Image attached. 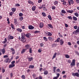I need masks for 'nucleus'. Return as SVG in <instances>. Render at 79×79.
Returning <instances> with one entry per match:
<instances>
[{
	"label": "nucleus",
	"mask_w": 79,
	"mask_h": 79,
	"mask_svg": "<svg viewBox=\"0 0 79 79\" xmlns=\"http://www.w3.org/2000/svg\"><path fill=\"white\" fill-rule=\"evenodd\" d=\"M22 36H19V39L20 41H22L24 42H26V39H25V36L26 35H25V33H21Z\"/></svg>",
	"instance_id": "obj_1"
},
{
	"label": "nucleus",
	"mask_w": 79,
	"mask_h": 79,
	"mask_svg": "<svg viewBox=\"0 0 79 79\" xmlns=\"http://www.w3.org/2000/svg\"><path fill=\"white\" fill-rule=\"evenodd\" d=\"M79 33V26H78V28L76 30L73 32V34L77 35V34H78V33Z\"/></svg>",
	"instance_id": "obj_2"
},
{
	"label": "nucleus",
	"mask_w": 79,
	"mask_h": 79,
	"mask_svg": "<svg viewBox=\"0 0 79 79\" xmlns=\"http://www.w3.org/2000/svg\"><path fill=\"white\" fill-rule=\"evenodd\" d=\"M4 62H6V63H10L11 62V60L9 58H6V59Z\"/></svg>",
	"instance_id": "obj_3"
},
{
	"label": "nucleus",
	"mask_w": 79,
	"mask_h": 79,
	"mask_svg": "<svg viewBox=\"0 0 79 79\" xmlns=\"http://www.w3.org/2000/svg\"><path fill=\"white\" fill-rule=\"evenodd\" d=\"M75 63H76V60L75 59H73L72 60V62L70 64L71 66H75Z\"/></svg>",
	"instance_id": "obj_4"
},
{
	"label": "nucleus",
	"mask_w": 79,
	"mask_h": 79,
	"mask_svg": "<svg viewBox=\"0 0 79 79\" xmlns=\"http://www.w3.org/2000/svg\"><path fill=\"white\" fill-rule=\"evenodd\" d=\"M69 5H71V4L72 5L74 3V1L73 0H69L68 1Z\"/></svg>",
	"instance_id": "obj_5"
},
{
	"label": "nucleus",
	"mask_w": 79,
	"mask_h": 79,
	"mask_svg": "<svg viewBox=\"0 0 79 79\" xmlns=\"http://www.w3.org/2000/svg\"><path fill=\"white\" fill-rule=\"evenodd\" d=\"M60 45H63L64 44V41L62 39H60Z\"/></svg>",
	"instance_id": "obj_6"
},
{
	"label": "nucleus",
	"mask_w": 79,
	"mask_h": 79,
	"mask_svg": "<svg viewBox=\"0 0 79 79\" xmlns=\"http://www.w3.org/2000/svg\"><path fill=\"white\" fill-rule=\"evenodd\" d=\"M25 47L26 48L25 49L27 50V49H29V48L31 47V46L29 44H26Z\"/></svg>",
	"instance_id": "obj_7"
},
{
	"label": "nucleus",
	"mask_w": 79,
	"mask_h": 79,
	"mask_svg": "<svg viewBox=\"0 0 79 79\" xmlns=\"http://www.w3.org/2000/svg\"><path fill=\"white\" fill-rule=\"evenodd\" d=\"M15 66V64H10L9 66V69L13 68Z\"/></svg>",
	"instance_id": "obj_8"
},
{
	"label": "nucleus",
	"mask_w": 79,
	"mask_h": 79,
	"mask_svg": "<svg viewBox=\"0 0 79 79\" xmlns=\"http://www.w3.org/2000/svg\"><path fill=\"white\" fill-rule=\"evenodd\" d=\"M1 51L2 52V54H5L6 51H5V48H3L2 49H0Z\"/></svg>",
	"instance_id": "obj_9"
},
{
	"label": "nucleus",
	"mask_w": 79,
	"mask_h": 79,
	"mask_svg": "<svg viewBox=\"0 0 79 79\" xmlns=\"http://www.w3.org/2000/svg\"><path fill=\"white\" fill-rule=\"evenodd\" d=\"M28 29L30 30L33 29H34V27L31 25H30L28 26Z\"/></svg>",
	"instance_id": "obj_10"
},
{
	"label": "nucleus",
	"mask_w": 79,
	"mask_h": 79,
	"mask_svg": "<svg viewBox=\"0 0 79 79\" xmlns=\"http://www.w3.org/2000/svg\"><path fill=\"white\" fill-rule=\"evenodd\" d=\"M44 24L42 22L40 23V28H42V27H44Z\"/></svg>",
	"instance_id": "obj_11"
},
{
	"label": "nucleus",
	"mask_w": 79,
	"mask_h": 79,
	"mask_svg": "<svg viewBox=\"0 0 79 79\" xmlns=\"http://www.w3.org/2000/svg\"><path fill=\"white\" fill-rule=\"evenodd\" d=\"M58 1H56L54 2V5L56 6L58 5Z\"/></svg>",
	"instance_id": "obj_12"
},
{
	"label": "nucleus",
	"mask_w": 79,
	"mask_h": 79,
	"mask_svg": "<svg viewBox=\"0 0 79 79\" xmlns=\"http://www.w3.org/2000/svg\"><path fill=\"white\" fill-rule=\"evenodd\" d=\"M36 9V6H34L32 8V10L33 11H34Z\"/></svg>",
	"instance_id": "obj_13"
},
{
	"label": "nucleus",
	"mask_w": 79,
	"mask_h": 79,
	"mask_svg": "<svg viewBox=\"0 0 79 79\" xmlns=\"http://www.w3.org/2000/svg\"><path fill=\"white\" fill-rule=\"evenodd\" d=\"M48 39L50 41H52L53 40V38L52 37H51L50 36L48 37Z\"/></svg>",
	"instance_id": "obj_14"
},
{
	"label": "nucleus",
	"mask_w": 79,
	"mask_h": 79,
	"mask_svg": "<svg viewBox=\"0 0 79 79\" xmlns=\"http://www.w3.org/2000/svg\"><path fill=\"white\" fill-rule=\"evenodd\" d=\"M8 37H9L10 39H14V37H13V36H12L11 35H9Z\"/></svg>",
	"instance_id": "obj_15"
},
{
	"label": "nucleus",
	"mask_w": 79,
	"mask_h": 79,
	"mask_svg": "<svg viewBox=\"0 0 79 79\" xmlns=\"http://www.w3.org/2000/svg\"><path fill=\"white\" fill-rule=\"evenodd\" d=\"M44 75H47L48 74V71L47 70H46L44 71Z\"/></svg>",
	"instance_id": "obj_16"
},
{
	"label": "nucleus",
	"mask_w": 79,
	"mask_h": 79,
	"mask_svg": "<svg viewBox=\"0 0 79 79\" xmlns=\"http://www.w3.org/2000/svg\"><path fill=\"white\" fill-rule=\"evenodd\" d=\"M29 69H31V68L33 69L34 68V65H30L29 67H28Z\"/></svg>",
	"instance_id": "obj_17"
},
{
	"label": "nucleus",
	"mask_w": 79,
	"mask_h": 79,
	"mask_svg": "<svg viewBox=\"0 0 79 79\" xmlns=\"http://www.w3.org/2000/svg\"><path fill=\"white\" fill-rule=\"evenodd\" d=\"M56 54H57L56 52H55L54 53V55L52 58V60L54 59L55 58H56Z\"/></svg>",
	"instance_id": "obj_18"
},
{
	"label": "nucleus",
	"mask_w": 79,
	"mask_h": 79,
	"mask_svg": "<svg viewBox=\"0 0 79 79\" xmlns=\"http://www.w3.org/2000/svg\"><path fill=\"white\" fill-rule=\"evenodd\" d=\"M16 31H17L19 32H22V31H23V30H22V29L19 28H17Z\"/></svg>",
	"instance_id": "obj_19"
},
{
	"label": "nucleus",
	"mask_w": 79,
	"mask_h": 79,
	"mask_svg": "<svg viewBox=\"0 0 79 79\" xmlns=\"http://www.w3.org/2000/svg\"><path fill=\"white\" fill-rule=\"evenodd\" d=\"M26 49H22V50L21 51V52L22 54L24 53V52H26Z\"/></svg>",
	"instance_id": "obj_20"
},
{
	"label": "nucleus",
	"mask_w": 79,
	"mask_h": 79,
	"mask_svg": "<svg viewBox=\"0 0 79 79\" xmlns=\"http://www.w3.org/2000/svg\"><path fill=\"white\" fill-rule=\"evenodd\" d=\"M14 24L16 25L17 23H18V22H17V20L16 19H14Z\"/></svg>",
	"instance_id": "obj_21"
},
{
	"label": "nucleus",
	"mask_w": 79,
	"mask_h": 79,
	"mask_svg": "<svg viewBox=\"0 0 79 79\" xmlns=\"http://www.w3.org/2000/svg\"><path fill=\"white\" fill-rule=\"evenodd\" d=\"M73 19L74 21H77V18L75 16H73Z\"/></svg>",
	"instance_id": "obj_22"
},
{
	"label": "nucleus",
	"mask_w": 79,
	"mask_h": 79,
	"mask_svg": "<svg viewBox=\"0 0 79 79\" xmlns=\"http://www.w3.org/2000/svg\"><path fill=\"white\" fill-rule=\"evenodd\" d=\"M42 15L43 17H46V16H47V15H46V14L45 12H42Z\"/></svg>",
	"instance_id": "obj_23"
},
{
	"label": "nucleus",
	"mask_w": 79,
	"mask_h": 79,
	"mask_svg": "<svg viewBox=\"0 0 79 79\" xmlns=\"http://www.w3.org/2000/svg\"><path fill=\"white\" fill-rule=\"evenodd\" d=\"M11 10L12 11H13V12H14V13L15 12V11H16V8H12Z\"/></svg>",
	"instance_id": "obj_24"
},
{
	"label": "nucleus",
	"mask_w": 79,
	"mask_h": 79,
	"mask_svg": "<svg viewBox=\"0 0 79 79\" xmlns=\"http://www.w3.org/2000/svg\"><path fill=\"white\" fill-rule=\"evenodd\" d=\"M48 27H50V28H52V29L53 28V26L51 24H48Z\"/></svg>",
	"instance_id": "obj_25"
},
{
	"label": "nucleus",
	"mask_w": 79,
	"mask_h": 79,
	"mask_svg": "<svg viewBox=\"0 0 79 79\" xmlns=\"http://www.w3.org/2000/svg\"><path fill=\"white\" fill-rule=\"evenodd\" d=\"M60 40V38H58L57 39V40L55 41L56 42H59Z\"/></svg>",
	"instance_id": "obj_26"
},
{
	"label": "nucleus",
	"mask_w": 79,
	"mask_h": 79,
	"mask_svg": "<svg viewBox=\"0 0 79 79\" xmlns=\"http://www.w3.org/2000/svg\"><path fill=\"white\" fill-rule=\"evenodd\" d=\"M28 2L30 4H34V3H33V2H32L31 1L28 0Z\"/></svg>",
	"instance_id": "obj_27"
},
{
	"label": "nucleus",
	"mask_w": 79,
	"mask_h": 79,
	"mask_svg": "<svg viewBox=\"0 0 79 79\" xmlns=\"http://www.w3.org/2000/svg\"><path fill=\"white\" fill-rule=\"evenodd\" d=\"M48 19H50V20H52V18L51 17V16H50V15H48Z\"/></svg>",
	"instance_id": "obj_28"
},
{
	"label": "nucleus",
	"mask_w": 79,
	"mask_h": 79,
	"mask_svg": "<svg viewBox=\"0 0 79 79\" xmlns=\"http://www.w3.org/2000/svg\"><path fill=\"white\" fill-rule=\"evenodd\" d=\"M28 61H32V60H33V58L32 57H31V58H28Z\"/></svg>",
	"instance_id": "obj_29"
},
{
	"label": "nucleus",
	"mask_w": 79,
	"mask_h": 79,
	"mask_svg": "<svg viewBox=\"0 0 79 79\" xmlns=\"http://www.w3.org/2000/svg\"><path fill=\"white\" fill-rule=\"evenodd\" d=\"M74 15H75L77 17H78V16H79V14L77 13V12L74 13Z\"/></svg>",
	"instance_id": "obj_30"
},
{
	"label": "nucleus",
	"mask_w": 79,
	"mask_h": 79,
	"mask_svg": "<svg viewBox=\"0 0 79 79\" xmlns=\"http://www.w3.org/2000/svg\"><path fill=\"white\" fill-rule=\"evenodd\" d=\"M67 18H68L69 19H71L72 20L73 19V18L71 16H69L67 17Z\"/></svg>",
	"instance_id": "obj_31"
},
{
	"label": "nucleus",
	"mask_w": 79,
	"mask_h": 79,
	"mask_svg": "<svg viewBox=\"0 0 79 79\" xmlns=\"http://www.w3.org/2000/svg\"><path fill=\"white\" fill-rule=\"evenodd\" d=\"M73 12H74V11H73V10H69L68 11V13H73Z\"/></svg>",
	"instance_id": "obj_32"
},
{
	"label": "nucleus",
	"mask_w": 79,
	"mask_h": 79,
	"mask_svg": "<svg viewBox=\"0 0 79 79\" xmlns=\"http://www.w3.org/2000/svg\"><path fill=\"white\" fill-rule=\"evenodd\" d=\"M19 16L21 17L23 16V13H20L19 14Z\"/></svg>",
	"instance_id": "obj_33"
},
{
	"label": "nucleus",
	"mask_w": 79,
	"mask_h": 79,
	"mask_svg": "<svg viewBox=\"0 0 79 79\" xmlns=\"http://www.w3.org/2000/svg\"><path fill=\"white\" fill-rule=\"evenodd\" d=\"M14 12H11L10 13L9 15L11 16H13V14H14Z\"/></svg>",
	"instance_id": "obj_34"
},
{
	"label": "nucleus",
	"mask_w": 79,
	"mask_h": 79,
	"mask_svg": "<svg viewBox=\"0 0 79 79\" xmlns=\"http://www.w3.org/2000/svg\"><path fill=\"white\" fill-rule=\"evenodd\" d=\"M48 36H52V34L50 32H49L48 34Z\"/></svg>",
	"instance_id": "obj_35"
},
{
	"label": "nucleus",
	"mask_w": 79,
	"mask_h": 79,
	"mask_svg": "<svg viewBox=\"0 0 79 79\" xmlns=\"http://www.w3.org/2000/svg\"><path fill=\"white\" fill-rule=\"evenodd\" d=\"M61 12H62V13H64V14H65L66 13V11H65V10H61Z\"/></svg>",
	"instance_id": "obj_36"
},
{
	"label": "nucleus",
	"mask_w": 79,
	"mask_h": 79,
	"mask_svg": "<svg viewBox=\"0 0 79 79\" xmlns=\"http://www.w3.org/2000/svg\"><path fill=\"white\" fill-rule=\"evenodd\" d=\"M65 56L66 58H70L68 54L65 55Z\"/></svg>",
	"instance_id": "obj_37"
},
{
	"label": "nucleus",
	"mask_w": 79,
	"mask_h": 79,
	"mask_svg": "<svg viewBox=\"0 0 79 79\" xmlns=\"http://www.w3.org/2000/svg\"><path fill=\"white\" fill-rule=\"evenodd\" d=\"M23 18L24 17H21L19 18V20H20V21H23Z\"/></svg>",
	"instance_id": "obj_38"
},
{
	"label": "nucleus",
	"mask_w": 79,
	"mask_h": 79,
	"mask_svg": "<svg viewBox=\"0 0 79 79\" xmlns=\"http://www.w3.org/2000/svg\"><path fill=\"white\" fill-rule=\"evenodd\" d=\"M21 77L22 79H26V77L24 75H23Z\"/></svg>",
	"instance_id": "obj_39"
},
{
	"label": "nucleus",
	"mask_w": 79,
	"mask_h": 79,
	"mask_svg": "<svg viewBox=\"0 0 79 79\" xmlns=\"http://www.w3.org/2000/svg\"><path fill=\"white\" fill-rule=\"evenodd\" d=\"M34 33L35 34H37V33H40V31H35Z\"/></svg>",
	"instance_id": "obj_40"
},
{
	"label": "nucleus",
	"mask_w": 79,
	"mask_h": 79,
	"mask_svg": "<svg viewBox=\"0 0 79 79\" xmlns=\"http://www.w3.org/2000/svg\"><path fill=\"white\" fill-rule=\"evenodd\" d=\"M15 6H20V4L19 3H17L15 4Z\"/></svg>",
	"instance_id": "obj_41"
},
{
	"label": "nucleus",
	"mask_w": 79,
	"mask_h": 79,
	"mask_svg": "<svg viewBox=\"0 0 79 79\" xmlns=\"http://www.w3.org/2000/svg\"><path fill=\"white\" fill-rule=\"evenodd\" d=\"M41 6L42 7V8H44V9L45 8V4Z\"/></svg>",
	"instance_id": "obj_42"
},
{
	"label": "nucleus",
	"mask_w": 79,
	"mask_h": 79,
	"mask_svg": "<svg viewBox=\"0 0 79 79\" xmlns=\"http://www.w3.org/2000/svg\"><path fill=\"white\" fill-rule=\"evenodd\" d=\"M60 37H63V35H62L60 33H58Z\"/></svg>",
	"instance_id": "obj_43"
},
{
	"label": "nucleus",
	"mask_w": 79,
	"mask_h": 79,
	"mask_svg": "<svg viewBox=\"0 0 79 79\" xmlns=\"http://www.w3.org/2000/svg\"><path fill=\"white\" fill-rule=\"evenodd\" d=\"M52 10H55V8H56V7L55 6H52Z\"/></svg>",
	"instance_id": "obj_44"
},
{
	"label": "nucleus",
	"mask_w": 79,
	"mask_h": 79,
	"mask_svg": "<svg viewBox=\"0 0 79 79\" xmlns=\"http://www.w3.org/2000/svg\"><path fill=\"white\" fill-rule=\"evenodd\" d=\"M29 52L30 53H32V48H31L29 49Z\"/></svg>",
	"instance_id": "obj_45"
},
{
	"label": "nucleus",
	"mask_w": 79,
	"mask_h": 79,
	"mask_svg": "<svg viewBox=\"0 0 79 79\" xmlns=\"http://www.w3.org/2000/svg\"><path fill=\"white\" fill-rule=\"evenodd\" d=\"M63 5H66V2L64 1L63 2Z\"/></svg>",
	"instance_id": "obj_46"
},
{
	"label": "nucleus",
	"mask_w": 79,
	"mask_h": 79,
	"mask_svg": "<svg viewBox=\"0 0 79 79\" xmlns=\"http://www.w3.org/2000/svg\"><path fill=\"white\" fill-rule=\"evenodd\" d=\"M8 56L7 55H6L3 56V58H8Z\"/></svg>",
	"instance_id": "obj_47"
},
{
	"label": "nucleus",
	"mask_w": 79,
	"mask_h": 79,
	"mask_svg": "<svg viewBox=\"0 0 79 79\" xmlns=\"http://www.w3.org/2000/svg\"><path fill=\"white\" fill-rule=\"evenodd\" d=\"M11 64H15V61L14 60L13 61H12L11 62Z\"/></svg>",
	"instance_id": "obj_48"
},
{
	"label": "nucleus",
	"mask_w": 79,
	"mask_h": 79,
	"mask_svg": "<svg viewBox=\"0 0 79 79\" xmlns=\"http://www.w3.org/2000/svg\"><path fill=\"white\" fill-rule=\"evenodd\" d=\"M53 71L54 73H55V70H56V67H53Z\"/></svg>",
	"instance_id": "obj_49"
},
{
	"label": "nucleus",
	"mask_w": 79,
	"mask_h": 79,
	"mask_svg": "<svg viewBox=\"0 0 79 79\" xmlns=\"http://www.w3.org/2000/svg\"><path fill=\"white\" fill-rule=\"evenodd\" d=\"M10 50H11V51H12V52H14L15 51V49H14L13 48H10Z\"/></svg>",
	"instance_id": "obj_50"
},
{
	"label": "nucleus",
	"mask_w": 79,
	"mask_h": 79,
	"mask_svg": "<svg viewBox=\"0 0 79 79\" xmlns=\"http://www.w3.org/2000/svg\"><path fill=\"white\" fill-rule=\"evenodd\" d=\"M74 28L75 29H77V26H75L74 27Z\"/></svg>",
	"instance_id": "obj_51"
},
{
	"label": "nucleus",
	"mask_w": 79,
	"mask_h": 79,
	"mask_svg": "<svg viewBox=\"0 0 79 79\" xmlns=\"http://www.w3.org/2000/svg\"><path fill=\"white\" fill-rule=\"evenodd\" d=\"M42 2V0H38V3H41Z\"/></svg>",
	"instance_id": "obj_52"
},
{
	"label": "nucleus",
	"mask_w": 79,
	"mask_h": 79,
	"mask_svg": "<svg viewBox=\"0 0 79 79\" xmlns=\"http://www.w3.org/2000/svg\"><path fill=\"white\" fill-rule=\"evenodd\" d=\"M25 35L26 37H28V38H29L30 37L29 35H28V34H27V33Z\"/></svg>",
	"instance_id": "obj_53"
},
{
	"label": "nucleus",
	"mask_w": 79,
	"mask_h": 79,
	"mask_svg": "<svg viewBox=\"0 0 79 79\" xmlns=\"http://www.w3.org/2000/svg\"><path fill=\"white\" fill-rule=\"evenodd\" d=\"M42 52V50H41V49H39L38 50V52H39V53H40V52Z\"/></svg>",
	"instance_id": "obj_54"
},
{
	"label": "nucleus",
	"mask_w": 79,
	"mask_h": 79,
	"mask_svg": "<svg viewBox=\"0 0 79 79\" xmlns=\"http://www.w3.org/2000/svg\"><path fill=\"white\" fill-rule=\"evenodd\" d=\"M10 26L12 28L13 27H14V25L13 24L11 23L10 24Z\"/></svg>",
	"instance_id": "obj_55"
},
{
	"label": "nucleus",
	"mask_w": 79,
	"mask_h": 79,
	"mask_svg": "<svg viewBox=\"0 0 79 79\" xmlns=\"http://www.w3.org/2000/svg\"><path fill=\"white\" fill-rule=\"evenodd\" d=\"M68 44L69 45H71V43L70 42H68Z\"/></svg>",
	"instance_id": "obj_56"
},
{
	"label": "nucleus",
	"mask_w": 79,
	"mask_h": 79,
	"mask_svg": "<svg viewBox=\"0 0 79 79\" xmlns=\"http://www.w3.org/2000/svg\"><path fill=\"white\" fill-rule=\"evenodd\" d=\"M45 34H48V31H45L44 32Z\"/></svg>",
	"instance_id": "obj_57"
},
{
	"label": "nucleus",
	"mask_w": 79,
	"mask_h": 79,
	"mask_svg": "<svg viewBox=\"0 0 79 79\" xmlns=\"http://www.w3.org/2000/svg\"><path fill=\"white\" fill-rule=\"evenodd\" d=\"M19 58V56H17L16 57L15 59L16 60H18V59Z\"/></svg>",
	"instance_id": "obj_58"
},
{
	"label": "nucleus",
	"mask_w": 79,
	"mask_h": 79,
	"mask_svg": "<svg viewBox=\"0 0 79 79\" xmlns=\"http://www.w3.org/2000/svg\"><path fill=\"white\" fill-rule=\"evenodd\" d=\"M77 3H79V0H76Z\"/></svg>",
	"instance_id": "obj_59"
},
{
	"label": "nucleus",
	"mask_w": 79,
	"mask_h": 79,
	"mask_svg": "<svg viewBox=\"0 0 79 79\" xmlns=\"http://www.w3.org/2000/svg\"><path fill=\"white\" fill-rule=\"evenodd\" d=\"M32 76L33 77H36V75L35 74H34Z\"/></svg>",
	"instance_id": "obj_60"
},
{
	"label": "nucleus",
	"mask_w": 79,
	"mask_h": 79,
	"mask_svg": "<svg viewBox=\"0 0 79 79\" xmlns=\"http://www.w3.org/2000/svg\"><path fill=\"white\" fill-rule=\"evenodd\" d=\"M65 26L66 27H68V25L67 24H65Z\"/></svg>",
	"instance_id": "obj_61"
},
{
	"label": "nucleus",
	"mask_w": 79,
	"mask_h": 79,
	"mask_svg": "<svg viewBox=\"0 0 79 79\" xmlns=\"http://www.w3.org/2000/svg\"><path fill=\"white\" fill-rule=\"evenodd\" d=\"M56 71H57V72H60V69H57L56 70Z\"/></svg>",
	"instance_id": "obj_62"
},
{
	"label": "nucleus",
	"mask_w": 79,
	"mask_h": 79,
	"mask_svg": "<svg viewBox=\"0 0 79 79\" xmlns=\"http://www.w3.org/2000/svg\"><path fill=\"white\" fill-rule=\"evenodd\" d=\"M57 77H58H58H59V76H60V74L59 73H57Z\"/></svg>",
	"instance_id": "obj_63"
},
{
	"label": "nucleus",
	"mask_w": 79,
	"mask_h": 79,
	"mask_svg": "<svg viewBox=\"0 0 79 79\" xmlns=\"http://www.w3.org/2000/svg\"><path fill=\"white\" fill-rule=\"evenodd\" d=\"M39 78L40 79H42V77L40 76V77H39Z\"/></svg>",
	"instance_id": "obj_64"
}]
</instances>
